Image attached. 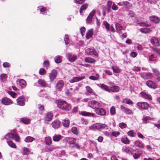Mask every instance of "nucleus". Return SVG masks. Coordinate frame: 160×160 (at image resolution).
<instances>
[{
    "instance_id": "nucleus-22",
    "label": "nucleus",
    "mask_w": 160,
    "mask_h": 160,
    "mask_svg": "<svg viewBox=\"0 0 160 160\" xmlns=\"http://www.w3.org/2000/svg\"><path fill=\"white\" fill-rule=\"evenodd\" d=\"M134 145L136 147L142 148H144V146L143 144L142 143L139 141H136L134 142Z\"/></svg>"
},
{
    "instance_id": "nucleus-12",
    "label": "nucleus",
    "mask_w": 160,
    "mask_h": 160,
    "mask_svg": "<svg viewBox=\"0 0 160 160\" xmlns=\"http://www.w3.org/2000/svg\"><path fill=\"white\" fill-rule=\"evenodd\" d=\"M147 85L149 88H156L157 85L155 82L151 81H148L146 82Z\"/></svg>"
},
{
    "instance_id": "nucleus-38",
    "label": "nucleus",
    "mask_w": 160,
    "mask_h": 160,
    "mask_svg": "<svg viewBox=\"0 0 160 160\" xmlns=\"http://www.w3.org/2000/svg\"><path fill=\"white\" fill-rule=\"evenodd\" d=\"M113 71L115 73H119L121 71V69L118 66H112Z\"/></svg>"
},
{
    "instance_id": "nucleus-4",
    "label": "nucleus",
    "mask_w": 160,
    "mask_h": 160,
    "mask_svg": "<svg viewBox=\"0 0 160 160\" xmlns=\"http://www.w3.org/2000/svg\"><path fill=\"white\" fill-rule=\"evenodd\" d=\"M137 105L141 109H147L149 107V104L146 102H139Z\"/></svg>"
},
{
    "instance_id": "nucleus-9",
    "label": "nucleus",
    "mask_w": 160,
    "mask_h": 160,
    "mask_svg": "<svg viewBox=\"0 0 160 160\" xmlns=\"http://www.w3.org/2000/svg\"><path fill=\"white\" fill-rule=\"evenodd\" d=\"M25 99L22 96H20L17 99V104L20 106H24L25 104Z\"/></svg>"
},
{
    "instance_id": "nucleus-8",
    "label": "nucleus",
    "mask_w": 160,
    "mask_h": 160,
    "mask_svg": "<svg viewBox=\"0 0 160 160\" xmlns=\"http://www.w3.org/2000/svg\"><path fill=\"white\" fill-rule=\"evenodd\" d=\"M76 140L75 138L67 137L63 139V141L66 143L67 142H68L70 144H73L75 143Z\"/></svg>"
},
{
    "instance_id": "nucleus-13",
    "label": "nucleus",
    "mask_w": 160,
    "mask_h": 160,
    "mask_svg": "<svg viewBox=\"0 0 160 160\" xmlns=\"http://www.w3.org/2000/svg\"><path fill=\"white\" fill-rule=\"evenodd\" d=\"M141 94L142 97L145 99H148L149 100H152V98L151 96L149 94L145 92H141Z\"/></svg>"
},
{
    "instance_id": "nucleus-24",
    "label": "nucleus",
    "mask_w": 160,
    "mask_h": 160,
    "mask_svg": "<svg viewBox=\"0 0 160 160\" xmlns=\"http://www.w3.org/2000/svg\"><path fill=\"white\" fill-rule=\"evenodd\" d=\"M93 35V30L91 29L89 30L88 32L87 33L86 37L87 38L89 39L91 38Z\"/></svg>"
},
{
    "instance_id": "nucleus-56",
    "label": "nucleus",
    "mask_w": 160,
    "mask_h": 160,
    "mask_svg": "<svg viewBox=\"0 0 160 160\" xmlns=\"http://www.w3.org/2000/svg\"><path fill=\"white\" fill-rule=\"evenodd\" d=\"M150 118L149 117H145L142 119V121L144 123H147V121L150 120Z\"/></svg>"
},
{
    "instance_id": "nucleus-49",
    "label": "nucleus",
    "mask_w": 160,
    "mask_h": 160,
    "mask_svg": "<svg viewBox=\"0 0 160 160\" xmlns=\"http://www.w3.org/2000/svg\"><path fill=\"white\" fill-rule=\"evenodd\" d=\"M86 89L87 91L90 93H93V91L92 89L89 86H87L86 87Z\"/></svg>"
},
{
    "instance_id": "nucleus-6",
    "label": "nucleus",
    "mask_w": 160,
    "mask_h": 160,
    "mask_svg": "<svg viewBox=\"0 0 160 160\" xmlns=\"http://www.w3.org/2000/svg\"><path fill=\"white\" fill-rule=\"evenodd\" d=\"M150 41L151 44L153 46L158 47L160 45L159 40L156 37L152 38L151 39Z\"/></svg>"
},
{
    "instance_id": "nucleus-62",
    "label": "nucleus",
    "mask_w": 160,
    "mask_h": 160,
    "mask_svg": "<svg viewBox=\"0 0 160 160\" xmlns=\"http://www.w3.org/2000/svg\"><path fill=\"white\" fill-rule=\"evenodd\" d=\"M127 134L129 136L132 137H133L134 136L133 135V132L132 130H130V131H128L127 132Z\"/></svg>"
},
{
    "instance_id": "nucleus-59",
    "label": "nucleus",
    "mask_w": 160,
    "mask_h": 160,
    "mask_svg": "<svg viewBox=\"0 0 160 160\" xmlns=\"http://www.w3.org/2000/svg\"><path fill=\"white\" fill-rule=\"evenodd\" d=\"M81 33L82 36H83L85 33V28L84 27H82L80 29Z\"/></svg>"
},
{
    "instance_id": "nucleus-55",
    "label": "nucleus",
    "mask_w": 160,
    "mask_h": 160,
    "mask_svg": "<svg viewBox=\"0 0 160 160\" xmlns=\"http://www.w3.org/2000/svg\"><path fill=\"white\" fill-rule=\"evenodd\" d=\"M140 26H142V27L145 26L146 27H148L150 26V24H148L147 22H144L141 23L140 24Z\"/></svg>"
},
{
    "instance_id": "nucleus-28",
    "label": "nucleus",
    "mask_w": 160,
    "mask_h": 160,
    "mask_svg": "<svg viewBox=\"0 0 160 160\" xmlns=\"http://www.w3.org/2000/svg\"><path fill=\"white\" fill-rule=\"evenodd\" d=\"M99 86L101 88L104 90L106 91L110 92V90L108 88V87L104 85L103 84H100Z\"/></svg>"
},
{
    "instance_id": "nucleus-7",
    "label": "nucleus",
    "mask_w": 160,
    "mask_h": 160,
    "mask_svg": "<svg viewBox=\"0 0 160 160\" xmlns=\"http://www.w3.org/2000/svg\"><path fill=\"white\" fill-rule=\"evenodd\" d=\"M1 102L3 104L8 105L12 103L13 102L10 99L5 97L2 99Z\"/></svg>"
},
{
    "instance_id": "nucleus-50",
    "label": "nucleus",
    "mask_w": 160,
    "mask_h": 160,
    "mask_svg": "<svg viewBox=\"0 0 160 160\" xmlns=\"http://www.w3.org/2000/svg\"><path fill=\"white\" fill-rule=\"evenodd\" d=\"M29 153V151L27 148H24L23 149V154L26 155Z\"/></svg>"
},
{
    "instance_id": "nucleus-33",
    "label": "nucleus",
    "mask_w": 160,
    "mask_h": 160,
    "mask_svg": "<svg viewBox=\"0 0 160 160\" xmlns=\"http://www.w3.org/2000/svg\"><path fill=\"white\" fill-rule=\"evenodd\" d=\"M121 141L122 143L125 144H128L129 143V140L127 137L126 136L123 137L121 139Z\"/></svg>"
},
{
    "instance_id": "nucleus-19",
    "label": "nucleus",
    "mask_w": 160,
    "mask_h": 160,
    "mask_svg": "<svg viewBox=\"0 0 160 160\" xmlns=\"http://www.w3.org/2000/svg\"><path fill=\"white\" fill-rule=\"evenodd\" d=\"M60 124L59 121L58 120H55L53 121L52 123V127L54 128H57L59 127Z\"/></svg>"
},
{
    "instance_id": "nucleus-45",
    "label": "nucleus",
    "mask_w": 160,
    "mask_h": 160,
    "mask_svg": "<svg viewBox=\"0 0 160 160\" xmlns=\"http://www.w3.org/2000/svg\"><path fill=\"white\" fill-rule=\"evenodd\" d=\"M123 4L127 8H129L131 7L132 6V4L127 1H125L123 2Z\"/></svg>"
},
{
    "instance_id": "nucleus-30",
    "label": "nucleus",
    "mask_w": 160,
    "mask_h": 160,
    "mask_svg": "<svg viewBox=\"0 0 160 160\" xmlns=\"http://www.w3.org/2000/svg\"><path fill=\"white\" fill-rule=\"evenodd\" d=\"M139 30L143 33H147L150 32L151 31L149 28H141Z\"/></svg>"
},
{
    "instance_id": "nucleus-32",
    "label": "nucleus",
    "mask_w": 160,
    "mask_h": 160,
    "mask_svg": "<svg viewBox=\"0 0 160 160\" xmlns=\"http://www.w3.org/2000/svg\"><path fill=\"white\" fill-rule=\"evenodd\" d=\"M62 57L60 56H57L54 58V61L56 63H59L62 61Z\"/></svg>"
},
{
    "instance_id": "nucleus-23",
    "label": "nucleus",
    "mask_w": 160,
    "mask_h": 160,
    "mask_svg": "<svg viewBox=\"0 0 160 160\" xmlns=\"http://www.w3.org/2000/svg\"><path fill=\"white\" fill-rule=\"evenodd\" d=\"M62 136L60 135L55 134L52 138L53 140L55 142L59 141L62 138Z\"/></svg>"
},
{
    "instance_id": "nucleus-41",
    "label": "nucleus",
    "mask_w": 160,
    "mask_h": 160,
    "mask_svg": "<svg viewBox=\"0 0 160 160\" xmlns=\"http://www.w3.org/2000/svg\"><path fill=\"white\" fill-rule=\"evenodd\" d=\"M7 142L9 146L10 147L15 148H16V146L15 144L14 143H13L12 141H7Z\"/></svg>"
},
{
    "instance_id": "nucleus-35",
    "label": "nucleus",
    "mask_w": 160,
    "mask_h": 160,
    "mask_svg": "<svg viewBox=\"0 0 160 160\" xmlns=\"http://www.w3.org/2000/svg\"><path fill=\"white\" fill-rule=\"evenodd\" d=\"M20 121L23 123L26 124H28L30 123V120L27 118H22L21 119Z\"/></svg>"
},
{
    "instance_id": "nucleus-53",
    "label": "nucleus",
    "mask_w": 160,
    "mask_h": 160,
    "mask_svg": "<svg viewBox=\"0 0 160 160\" xmlns=\"http://www.w3.org/2000/svg\"><path fill=\"white\" fill-rule=\"evenodd\" d=\"M142 154V152L140 153H139L138 154H136L135 153L133 154V157L135 159H138L140 157Z\"/></svg>"
},
{
    "instance_id": "nucleus-61",
    "label": "nucleus",
    "mask_w": 160,
    "mask_h": 160,
    "mask_svg": "<svg viewBox=\"0 0 160 160\" xmlns=\"http://www.w3.org/2000/svg\"><path fill=\"white\" fill-rule=\"evenodd\" d=\"M49 65V62L48 60H45L43 62V66L44 67H47Z\"/></svg>"
},
{
    "instance_id": "nucleus-54",
    "label": "nucleus",
    "mask_w": 160,
    "mask_h": 160,
    "mask_svg": "<svg viewBox=\"0 0 160 160\" xmlns=\"http://www.w3.org/2000/svg\"><path fill=\"white\" fill-rule=\"evenodd\" d=\"M56 149V148L53 145H51L49 147L47 148V151H51L53 150L54 149Z\"/></svg>"
},
{
    "instance_id": "nucleus-60",
    "label": "nucleus",
    "mask_w": 160,
    "mask_h": 160,
    "mask_svg": "<svg viewBox=\"0 0 160 160\" xmlns=\"http://www.w3.org/2000/svg\"><path fill=\"white\" fill-rule=\"evenodd\" d=\"M153 51L160 56V49L154 48L153 49Z\"/></svg>"
},
{
    "instance_id": "nucleus-21",
    "label": "nucleus",
    "mask_w": 160,
    "mask_h": 160,
    "mask_svg": "<svg viewBox=\"0 0 160 160\" xmlns=\"http://www.w3.org/2000/svg\"><path fill=\"white\" fill-rule=\"evenodd\" d=\"M80 114L84 116H90L93 117L94 116V114L93 113H91L89 112H87L85 111L82 112Z\"/></svg>"
},
{
    "instance_id": "nucleus-58",
    "label": "nucleus",
    "mask_w": 160,
    "mask_h": 160,
    "mask_svg": "<svg viewBox=\"0 0 160 160\" xmlns=\"http://www.w3.org/2000/svg\"><path fill=\"white\" fill-rule=\"evenodd\" d=\"M39 73L40 75H43L46 73L45 70L43 68H41L39 71Z\"/></svg>"
},
{
    "instance_id": "nucleus-48",
    "label": "nucleus",
    "mask_w": 160,
    "mask_h": 160,
    "mask_svg": "<svg viewBox=\"0 0 160 160\" xmlns=\"http://www.w3.org/2000/svg\"><path fill=\"white\" fill-rule=\"evenodd\" d=\"M88 4H83L80 8V13H81V11L85 10L87 8Z\"/></svg>"
},
{
    "instance_id": "nucleus-5",
    "label": "nucleus",
    "mask_w": 160,
    "mask_h": 160,
    "mask_svg": "<svg viewBox=\"0 0 160 160\" xmlns=\"http://www.w3.org/2000/svg\"><path fill=\"white\" fill-rule=\"evenodd\" d=\"M57 74V71L55 70H53L49 73V78L51 81H53L56 78Z\"/></svg>"
},
{
    "instance_id": "nucleus-57",
    "label": "nucleus",
    "mask_w": 160,
    "mask_h": 160,
    "mask_svg": "<svg viewBox=\"0 0 160 160\" xmlns=\"http://www.w3.org/2000/svg\"><path fill=\"white\" fill-rule=\"evenodd\" d=\"M118 8V6L114 3H113L112 6V8L114 10H117Z\"/></svg>"
},
{
    "instance_id": "nucleus-37",
    "label": "nucleus",
    "mask_w": 160,
    "mask_h": 160,
    "mask_svg": "<svg viewBox=\"0 0 160 160\" xmlns=\"http://www.w3.org/2000/svg\"><path fill=\"white\" fill-rule=\"evenodd\" d=\"M122 102L126 103L128 104H132L133 102L132 100L130 99L125 98L123 99L122 101Z\"/></svg>"
},
{
    "instance_id": "nucleus-39",
    "label": "nucleus",
    "mask_w": 160,
    "mask_h": 160,
    "mask_svg": "<svg viewBox=\"0 0 160 160\" xmlns=\"http://www.w3.org/2000/svg\"><path fill=\"white\" fill-rule=\"evenodd\" d=\"M104 26L108 31H111L110 27V25L106 22H104L103 23Z\"/></svg>"
},
{
    "instance_id": "nucleus-16",
    "label": "nucleus",
    "mask_w": 160,
    "mask_h": 160,
    "mask_svg": "<svg viewBox=\"0 0 160 160\" xmlns=\"http://www.w3.org/2000/svg\"><path fill=\"white\" fill-rule=\"evenodd\" d=\"M67 58L71 62H74L77 58V56L75 55H72L70 53L67 55Z\"/></svg>"
},
{
    "instance_id": "nucleus-31",
    "label": "nucleus",
    "mask_w": 160,
    "mask_h": 160,
    "mask_svg": "<svg viewBox=\"0 0 160 160\" xmlns=\"http://www.w3.org/2000/svg\"><path fill=\"white\" fill-rule=\"evenodd\" d=\"M72 132L74 134L76 135H78L79 134L78 130V129L76 127H73L72 128Z\"/></svg>"
},
{
    "instance_id": "nucleus-15",
    "label": "nucleus",
    "mask_w": 160,
    "mask_h": 160,
    "mask_svg": "<svg viewBox=\"0 0 160 160\" xmlns=\"http://www.w3.org/2000/svg\"><path fill=\"white\" fill-rule=\"evenodd\" d=\"M95 12V10H93L89 14L87 19L88 23H89L92 20V18Z\"/></svg>"
},
{
    "instance_id": "nucleus-43",
    "label": "nucleus",
    "mask_w": 160,
    "mask_h": 160,
    "mask_svg": "<svg viewBox=\"0 0 160 160\" xmlns=\"http://www.w3.org/2000/svg\"><path fill=\"white\" fill-rule=\"evenodd\" d=\"M62 123L64 127H67L69 125V122L68 120H63Z\"/></svg>"
},
{
    "instance_id": "nucleus-10",
    "label": "nucleus",
    "mask_w": 160,
    "mask_h": 160,
    "mask_svg": "<svg viewBox=\"0 0 160 160\" xmlns=\"http://www.w3.org/2000/svg\"><path fill=\"white\" fill-rule=\"evenodd\" d=\"M85 78V76H82L81 77H73L71 79L69 82L70 83H72L74 82H76L83 79Z\"/></svg>"
},
{
    "instance_id": "nucleus-25",
    "label": "nucleus",
    "mask_w": 160,
    "mask_h": 160,
    "mask_svg": "<svg viewBox=\"0 0 160 160\" xmlns=\"http://www.w3.org/2000/svg\"><path fill=\"white\" fill-rule=\"evenodd\" d=\"M119 88L117 86H114L110 88L109 89L110 92H118L119 90Z\"/></svg>"
},
{
    "instance_id": "nucleus-52",
    "label": "nucleus",
    "mask_w": 160,
    "mask_h": 160,
    "mask_svg": "<svg viewBox=\"0 0 160 160\" xmlns=\"http://www.w3.org/2000/svg\"><path fill=\"white\" fill-rule=\"evenodd\" d=\"M93 49L88 48L85 50V53L88 54L92 55V52Z\"/></svg>"
},
{
    "instance_id": "nucleus-17",
    "label": "nucleus",
    "mask_w": 160,
    "mask_h": 160,
    "mask_svg": "<svg viewBox=\"0 0 160 160\" xmlns=\"http://www.w3.org/2000/svg\"><path fill=\"white\" fill-rule=\"evenodd\" d=\"M53 115L52 113L51 112H48L45 115L44 120L45 121H49L51 120Z\"/></svg>"
},
{
    "instance_id": "nucleus-20",
    "label": "nucleus",
    "mask_w": 160,
    "mask_h": 160,
    "mask_svg": "<svg viewBox=\"0 0 160 160\" xmlns=\"http://www.w3.org/2000/svg\"><path fill=\"white\" fill-rule=\"evenodd\" d=\"M96 129L99 130L100 129H102L106 128L107 126L106 124H103L100 123H96Z\"/></svg>"
},
{
    "instance_id": "nucleus-36",
    "label": "nucleus",
    "mask_w": 160,
    "mask_h": 160,
    "mask_svg": "<svg viewBox=\"0 0 160 160\" xmlns=\"http://www.w3.org/2000/svg\"><path fill=\"white\" fill-rule=\"evenodd\" d=\"M45 141L47 145H50L52 143L51 138L50 137H48L45 138Z\"/></svg>"
},
{
    "instance_id": "nucleus-63",
    "label": "nucleus",
    "mask_w": 160,
    "mask_h": 160,
    "mask_svg": "<svg viewBox=\"0 0 160 160\" xmlns=\"http://www.w3.org/2000/svg\"><path fill=\"white\" fill-rule=\"evenodd\" d=\"M96 124H93L91 126H90L89 127V128L90 130H96Z\"/></svg>"
},
{
    "instance_id": "nucleus-34",
    "label": "nucleus",
    "mask_w": 160,
    "mask_h": 160,
    "mask_svg": "<svg viewBox=\"0 0 160 160\" xmlns=\"http://www.w3.org/2000/svg\"><path fill=\"white\" fill-rule=\"evenodd\" d=\"M35 140V138L32 137L28 136L25 139V141L27 142H30L33 141Z\"/></svg>"
},
{
    "instance_id": "nucleus-44",
    "label": "nucleus",
    "mask_w": 160,
    "mask_h": 160,
    "mask_svg": "<svg viewBox=\"0 0 160 160\" xmlns=\"http://www.w3.org/2000/svg\"><path fill=\"white\" fill-rule=\"evenodd\" d=\"M38 82L42 87H45L46 85V83L44 80L39 79L38 81Z\"/></svg>"
},
{
    "instance_id": "nucleus-42",
    "label": "nucleus",
    "mask_w": 160,
    "mask_h": 160,
    "mask_svg": "<svg viewBox=\"0 0 160 160\" xmlns=\"http://www.w3.org/2000/svg\"><path fill=\"white\" fill-rule=\"evenodd\" d=\"M99 76L97 74H96V76H90L89 77V78L91 80H98L99 79Z\"/></svg>"
},
{
    "instance_id": "nucleus-14",
    "label": "nucleus",
    "mask_w": 160,
    "mask_h": 160,
    "mask_svg": "<svg viewBox=\"0 0 160 160\" xmlns=\"http://www.w3.org/2000/svg\"><path fill=\"white\" fill-rule=\"evenodd\" d=\"M97 113L100 115H104L106 114V112L104 109L98 108L96 109Z\"/></svg>"
},
{
    "instance_id": "nucleus-1",
    "label": "nucleus",
    "mask_w": 160,
    "mask_h": 160,
    "mask_svg": "<svg viewBox=\"0 0 160 160\" xmlns=\"http://www.w3.org/2000/svg\"><path fill=\"white\" fill-rule=\"evenodd\" d=\"M57 106L59 108L66 111H68L71 109V106L65 101L59 100Z\"/></svg>"
},
{
    "instance_id": "nucleus-51",
    "label": "nucleus",
    "mask_w": 160,
    "mask_h": 160,
    "mask_svg": "<svg viewBox=\"0 0 160 160\" xmlns=\"http://www.w3.org/2000/svg\"><path fill=\"white\" fill-rule=\"evenodd\" d=\"M124 112L128 114H132L133 113V112L131 110L127 108H126Z\"/></svg>"
},
{
    "instance_id": "nucleus-40",
    "label": "nucleus",
    "mask_w": 160,
    "mask_h": 160,
    "mask_svg": "<svg viewBox=\"0 0 160 160\" xmlns=\"http://www.w3.org/2000/svg\"><path fill=\"white\" fill-rule=\"evenodd\" d=\"M116 28L117 31H120L122 29V27L119 23H117L115 24Z\"/></svg>"
},
{
    "instance_id": "nucleus-29",
    "label": "nucleus",
    "mask_w": 160,
    "mask_h": 160,
    "mask_svg": "<svg viewBox=\"0 0 160 160\" xmlns=\"http://www.w3.org/2000/svg\"><path fill=\"white\" fill-rule=\"evenodd\" d=\"M148 59L150 62H156L157 61V58L154 57L153 54H152L149 57Z\"/></svg>"
},
{
    "instance_id": "nucleus-26",
    "label": "nucleus",
    "mask_w": 160,
    "mask_h": 160,
    "mask_svg": "<svg viewBox=\"0 0 160 160\" xmlns=\"http://www.w3.org/2000/svg\"><path fill=\"white\" fill-rule=\"evenodd\" d=\"M18 82H19V85L22 88H24L26 85V83L25 80L22 79H19Z\"/></svg>"
},
{
    "instance_id": "nucleus-64",
    "label": "nucleus",
    "mask_w": 160,
    "mask_h": 160,
    "mask_svg": "<svg viewBox=\"0 0 160 160\" xmlns=\"http://www.w3.org/2000/svg\"><path fill=\"white\" fill-rule=\"evenodd\" d=\"M8 93L13 98H15V96L16 94L15 93L12 91H9Z\"/></svg>"
},
{
    "instance_id": "nucleus-18",
    "label": "nucleus",
    "mask_w": 160,
    "mask_h": 160,
    "mask_svg": "<svg viewBox=\"0 0 160 160\" xmlns=\"http://www.w3.org/2000/svg\"><path fill=\"white\" fill-rule=\"evenodd\" d=\"M151 21L156 23H158L160 22L159 18L157 17L154 16H152L149 17Z\"/></svg>"
},
{
    "instance_id": "nucleus-11",
    "label": "nucleus",
    "mask_w": 160,
    "mask_h": 160,
    "mask_svg": "<svg viewBox=\"0 0 160 160\" xmlns=\"http://www.w3.org/2000/svg\"><path fill=\"white\" fill-rule=\"evenodd\" d=\"M64 82L62 80H59L56 85V88L57 90L60 91L61 88L63 87Z\"/></svg>"
},
{
    "instance_id": "nucleus-47",
    "label": "nucleus",
    "mask_w": 160,
    "mask_h": 160,
    "mask_svg": "<svg viewBox=\"0 0 160 160\" xmlns=\"http://www.w3.org/2000/svg\"><path fill=\"white\" fill-rule=\"evenodd\" d=\"M119 127L121 128H125L127 127V124L124 122H121L119 124Z\"/></svg>"
},
{
    "instance_id": "nucleus-3",
    "label": "nucleus",
    "mask_w": 160,
    "mask_h": 160,
    "mask_svg": "<svg viewBox=\"0 0 160 160\" xmlns=\"http://www.w3.org/2000/svg\"><path fill=\"white\" fill-rule=\"evenodd\" d=\"M88 106L92 108L96 109L102 106V104L96 100H91L88 103Z\"/></svg>"
},
{
    "instance_id": "nucleus-27",
    "label": "nucleus",
    "mask_w": 160,
    "mask_h": 160,
    "mask_svg": "<svg viewBox=\"0 0 160 160\" xmlns=\"http://www.w3.org/2000/svg\"><path fill=\"white\" fill-rule=\"evenodd\" d=\"M85 62L88 63H92L95 62L96 61L94 59L89 57H87L85 58Z\"/></svg>"
},
{
    "instance_id": "nucleus-2",
    "label": "nucleus",
    "mask_w": 160,
    "mask_h": 160,
    "mask_svg": "<svg viewBox=\"0 0 160 160\" xmlns=\"http://www.w3.org/2000/svg\"><path fill=\"white\" fill-rule=\"evenodd\" d=\"M5 138L7 139L9 138H12L14 139L17 142H19L20 141V138L16 134V131L14 130L11 131V133H8L5 136Z\"/></svg>"
},
{
    "instance_id": "nucleus-46",
    "label": "nucleus",
    "mask_w": 160,
    "mask_h": 160,
    "mask_svg": "<svg viewBox=\"0 0 160 160\" xmlns=\"http://www.w3.org/2000/svg\"><path fill=\"white\" fill-rule=\"evenodd\" d=\"M110 112L111 114L112 115H114L116 113V110L115 107L113 106L110 109Z\"/></svg>"
}]
</instances>
